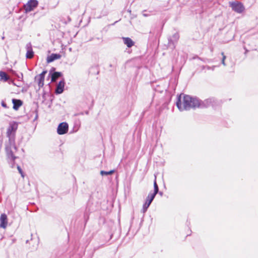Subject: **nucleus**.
Here are the masks:
<instances>
[{
    "instance_id": "obj_1",
    "label": "nucleus",
    "mask_w": 258,
    "mask_h": 258,
    "mask_svg": "<svg viewBox=\"0 0 258 258\" xmlns=\"http://www.w3.org/2000/svg\"><path fill=\"white\" fill-rule=\"evenodd\" d=\"M182 95L181 94L178 96L176 103V106L180 111L189 110L191 108L195 109L199 106V99L197 97H192L187 95H183V105H182Z\"/></svg>"
},
{
    "instance_id": "obj_2",
    "label": "nucleus",
    "mask_w": 258,
    "mask_h": 258,
    "mask_svg": "<svg viewBox=\"0 0 258 258\" xmlns=\"http://www.w3.org/2000/svg\"><path fill=\"white\" fill-rule=\"evenodd\" d=\"M18 128V123L16 122H13L10 123V126L7 129V136L9 138V141L10 145H13L15 148L16 146L15 145V132Z\"/></svg>"
},
{
    "instance_id": "obj_3",
    "label": "nucleus",
    "mask_w": 258,
    "mask_h": 258,
    "mask_svg": "<svg viewBox=\"0 0 258 258\" xmlns=\"http://www.w3.org/2000/svg\"><path fill=\"white\" fill-rule=\"evenodd\" d=\"M179 38V35L178 33H175L172 36L169 37L168 38V47L171 49H174L175 48Z\"/></svg>"
},
{
    "instance_id": "obj_4",
    "label": "nucleus",
    "mask_w": 258,
    "mask_h": 258,
    "mask_svg": "<svg viewBox=\"0 0 258 258\" xmlns=\"http://www.w3.org/2000/svg\"><path fill=\"white\" fill-rule=\"evenodd\" d=\"M38 2L37 0H29L24 5V9L26 13L33 11L38 6Z\"/></svg>"
},
{
    "instance_id": "obj_5",
    "label": "nucleus",
    "mask_w": 258,
    "mask_h": 258,
    "mask_svg": "<svg viewBox=\"0 0 258 258\" xmlns=\"http://www.w3.org/2000/svg\"><path fill=\"white\" fill-rule=\"evenodd\" d=\"M230 6L234 11L239 14L244 10V7L241 3L232 2L230 4Z\"/></svg>"
},
{
    "instance_id": "obj_6",
    "label": "nucleus",
    "mask_w": 258,
    "mask_h": 258,
    "mask_svg": "<svg viewBox=\"0 0 258 258\" xmlns=\"http://www.w3.org/2000/svg\"><path fill=\"white\" fill-rule=\"evenodd\" d=\"M69 125L66 122H62L59 124L57 128V133L58 135H62L68 133Z\"/></svg>"
},
{
    "instance_id": "obj_7",
    "label": "nucleus",
    "mask_w": 258,
    "mask_h": 258,
    "mask_svg": "<svg viewBox=\"0 0 258 258\" xmlns=\"http://www.w3.org/2000/svg\"><path fill=\"white\" fill-rule=\"evenodd\" d=\"M9 144H10L9 143ZM12 147L14 148L15 150H16V148H15L14 146L13 145H7L6 147V151L7 153V157L9 159H11L13 161H14L15 159L17 158V157H16L12 150Z\"/></svg>"
},
{
    "instance_id": "obj_8",
    "label": "nucleus",
    "mask_w": 258,
    "mask_h": 258,
    "mask_svg": "<svg viewBox=\"0 0 258 258\" xmlns=\"http://www.w3.org/2000/svg\"><path fill=\"white\" fill-rule=\"evenodd\" d=\"M214 102V99L213 98H209L203 101H202L199 99V108H207L210 106V105L213 104V103Z\"/></svg>"
},
{
    "instance_id": "obj_9",
    "label": "nucleus",
    "mask_w": 258,
    "mask_h": 258,
    "mask_svg": "<svg viewBox=\"0 0 258 258\" xmlns=\"http://www.w3.org/2000/svg\"><path fill=\"white\" fill-rule=\"evenodd\" d=\"M27 52L26 57L27 58L31 59L34 56V52L32 49V45L30 42L28 43L26 45Z\"/></svg>"
},
{
    "instance_id": "obj_10",
    "label": "nucleus",
    "mask_w": 258,
    "mask_h": 258,
    "mask_svg": "<svg viewBox=\"0 0 258 258\" xmlns=\"http://www.w3.org/2000/svg\"><path fill=\"white\" fill-rule=\"evenodd\" d=\"M8 224L7 216L5 214H2L0 217V227L6 228Z\"/></svg>"
},
{
    "instance_id": "obj_11",
    "label": "nucleus",
    "mask_w": 258,
    "mask_h": 258,
    "mask_svg": "<svg viewBox=\"0 0 258 258\" xmlns=\"http://www.w3.org/2000/svg\"><path fill=\"white\" fill-rule=\"evenodd\" d=\"M64 81L63 79L62 80H61L59 82L58 84L56 86V89H55V93L57 94H61L63 92L64 90Z\"/></svg>"
},
{
    "instance_id": "obj_12",
    "label": "nucleus",
    "mask_w": 258,
    "mask_h": 258,
    "mask_svg": "<svg viewBox=\"0 0 258 258\" xmlns=\"http://www.w3.org/2000/svg\"><path fill=\"white\" fill-rule=\"evenodd\" d=\"M61 55L58 53H52L47 57V62L50 63L53 61L55 60L60 58Z\"/></svg>"
},
{
    "instance_id": "obj_13",
    "label": "nucleus",
    "mask_w": 258,
    "mask_h": 258,
    "mask_svg": "<svg viewBox=\"0 0 258 258\" xmlns=\"http://www.w3.org/2000/svg\"><path fill=\"white\" fill-rule=\"evenodd\" d=\"M47 73L46 71H43L38 76V84L39 87H42L44 85V77L45 74Z\"/></svg>"
},
{
    "instance_id": "obj_14",
    "label": "nucleus",
    "mask_w": 258,
    "mask_h": 258,
    "mask_svg": "<svg viewBox=\"0 0 258 258\" xmlns=\"http://www.w3.org/2000/svg\"><path fill=\"white\" fill-rule=\"evenodd\" d=\"M49 75L51 76V82H55L58 78L62 75L61 72H54L52 73L50 72Z\"/></svg>"
},
{
    "instance_id": "obj_15",
    "label": "nucleus",
    "mask_w": 258,
    "mask_h": 258,
    "mask_svg": "<svg viewBox=\"0 0 258 258\" xmlns=\"http://www.w3.org/2000/svg\"><path fill=\"white\" fill-rule=\"evenodd\" d=\"M12 103L13 104V108L15 110H17L22 105V101L19 99H13Z\"/></svg>"
},
{
    "instance_id": "obj_16",
    "label": "nucleus",
    "mask_w": 258,
    "mask_h": 258,
    "mask_svg": "<svg viewBox=\"0 0 258 258\" xmlns=\"http://www.w3.org/2000/svg\"><path fill=\"white\" fill-rule=\"evenodd\" d=\"M123 43L129 48L134 45L135 42L129 37H122Z\"/></svg>"
},
{
    "instance_id": "obj_17",
    "label": "nucleus",
    "mask_w": 258,
    "mask_h": 258,
    "mask_svg": "<svg viewBox=\"0 0 258 258\" xmlns=\"http://www.w3.org/2000/svg\"><path fill=\"white\" fill-rule=\"evenodd\" d=\"M152 202L150 201V200H149V199L146 198V202L144 204L143 206V208L142 209V213H145L147 211L148 208L149 207Z\"/></svg>"
},
{
    "instance_id": "obj_18",
    "label": "nucleus",
    "mask_w": 258,
    "mask_h": 258,
    "mask_svg": "<svg viewBox=\"0 0 258 258\" xmlns=\"http://www.w3.org/2000/svg\"><path fill=\"white\" fill-rule=\"evenodd\" d=\"M9 80V77L7 75V74L3 71H0V81L7 82Z\"/></svg>"
},
{
    "instance_id": "obj_19",
    "label": "nucleus",
    "mask_w": 258,
    "mask_h": 258,
    "mask_svg": "<svg viewBox=\"0 0 258 258\" xmlns=\"http://www.w3.org/2000/svg\"><path fill=\"white\" fill-rule=\"evenodd\" d=\"M159 192V187L158 186V184L156 182V176H155V180L154 181V192L153 193L155 194H157V193Z\"/></svg>"
},
{
    "instance_id": "obj_20",
    "label": "nucleus",
    "mask_w": 258,
    "mask_h": 258,
    "mask_svg": "<svg viewBox=\"0 0 258 258\" xmlns=\"http://www.w3.org/2000/svg\"><path fill=\"white\" fill-rule=\"evenodd\" d=\"M114 172V170H110V171H104V170H101L100 171V174L102 176H103V175H111Z\"/></svg>"
},
{
    "instance_id": "obj_21",
    "label": "nucleus",
    "mask_w": 258,
    "mask_h": 258,
    "mask_svg": "<svg viewBox=\"0 0 258 258\" xmlns=\"http://www.w3.org/2000/svg\"><path fill=\"white\" fill-rule=\"evenodd\" d=\"M156 195V194L153 192H150L146 198L149 199V200L150 201L152 202L154 199Z\"/></svg>"
},
{
    "instance_id": "obj_22",
    "label": "nucleus",
    "mask_w": 258,
    "mask_h": 258,
    "mask_svg": "<svg viewBox=\"0 0 258 258\" xmlns=\"http://www.w3.org/2000/svg\"><path fill=\"white\" fill-rule=\"evenodd\" d=\"M17 169L22 177H24V173L19 165H17Z\"/></svg>"
},
{
    "instance_id": "obj_23",
    "label": "nucleus",
    "mask_w": 258,
    "mask_h": 258,
    "mask_svg": "<svg viewBox=\"0 0 258 258\" xmlns=\"http://www.w3.org/2000/svg\"><path fill=\"white\" fill-rule=\"evenodd\" d=\"M221 55H222V60H221V63L223 65H224V66H226V63L225 62V60L226 58V56L224 55V52H221Z\"/></svg>"
},
{
    "instance_id": "obj_24",
    "label": "nucleus",
    "mask_w": 258,
    "mask_h": 258,
    "mask_svg": "<svg viewBox=\"0 0 258 258\" xmlns=\"http://www.w3.org/2000/svg\"><path fill=\"white\" fill-rule=\"evenodd\" d=\"M84 114H85L86 115H88L89 114V111H86L85 112H80V113H79L78 114V115H84Z\"/></svg>"
},
{
    "instance_id": "obj_25",
    "label": "nucleus",
    "mask_w": 258,
    "mask_h": 258,
    "mask_svg": "<svg viewBox=\"0 0 258 258\" xmlns=\"http://www.w3.org/2000/svg\"><path fill=\"white\" fill-rule=\"evenodd\" d=\"M1 104H2V106L3 107H4L5 108H7V104L5 102H4V101L2 102Z\"/></svg>"
},
{
    "instance_id": "obj_26",
    "label": "nucleus",
    "mask_w": 258,
    "mask_h": 258,
    "mask_svg": "<svg viewBox=\"0 0 258 258\" xmlns=\"http://www.w3.org/2000/svg\"><path fill=\"white\" fill-rule=\"evenodd\" d=\"M205 68H206L208 70L211 69V67H209V66H206V67H205Z\"/></svg>"
},
{
    "instance_id": "obj_27",
    "label": "nucleus",
    "mask_w": 258,
    "mask_h": 258,
    "mask_svg": "<svg viewBox=\"0 0 258 258\" xmlns=\"http://www.w3.org/2000/svg\"><path fill=\"white\" fill-rule=\"evenodd\" d=\"M215 68V66H213L211 68V69L213 71V70H214Z\"/></svg>"
},
{
    "instance_id": "obj_28",
    "label": "nucleus",
    "mask_w": 258,
    "mask_h": 258,
    "mask_svg": "<svg viewBox=\"0 0 258 258\" xmlns=\"http://www.w3.org/2000/svg\"><path fill=\"white\" fill-rule=\"evenodd\" d=\"M248 51V50L247 49H245V54H246L247 53V52Z\"/></svg>"
},
{
    "instance_id": "obj_29",
    "label": "nucleus",
    "mask_w": 258,
    "mask_h": 258,
    "mask_svg": "<svg viewBox=\"0 0 258 258\" xmlns=\"http://www.w3.org/2000/svg\"><path fill=\"white\" fill-rule=\"evenodd\" d=\"M37 117H38V115H37H37H36L35 119H36V118H37Z\"/></svg>"
},
{
    "instance_id": "obj_30",
    "label": "nucleus",
    "mask_w": 258,
    "mask_h": 258,
    "mask_svg": "<svg viewBox=\"0 0 258 258\" xmlns=\"http://www.w3.org/2000/svg\"><path fill=\"white\" fill-rule=\"evenodd\" d=\"M160 194L161 195H162V192H160Z\"/></svg>"
}]
</instances>
